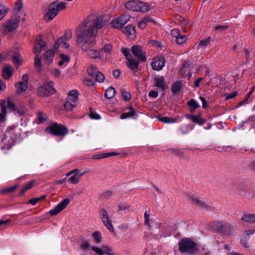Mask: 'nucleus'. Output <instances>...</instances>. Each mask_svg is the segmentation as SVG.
Returning <instances> with one entry per match:
<instances>
[{"mask_svg":"<svg viewBox=\"0 0 255 255\" xmlns=\"http://www.w3.org/2000/svg\"><path fill=\"white\" fill-rule=\"evenodd\" d=\"M190 119L193 122L197 123L199 125H202L205 123L203 119L195 115L191 116Z\"/></svg>","mask_w":255,"mask_h":255,"instance_id":"obj_38","label":"nucleus"},{"mask_svg":"<svg viewBox=\"0 0 255 255\" xmlns=\"http://www.w3.org/2000/svg\"><path fill=\"white\" fill-rule=\"evenodd\" d=\"M55 89L53 88V83L49 82L44 83L40 86L37 90L38 94L41 97H48L54 94Z\"/></svg>","mask_w":255,"mask_h":255,"instance_id":"obj_8","label":"nucleus"},{"mask_svg":"<svg viewBox=\"0 0 255 255\" xmlns=\"http://www.w3.org/2000/svg\"><path fill=\"white\" fill-rule=\"evenodd\" d=\"M122 51L123 54L126 56L127 60L131 58L129 56V50L126 48H123Z\"/></svg>","mask_w":255,"mask_h":255,"instance_id":"obj_54","label":"nucleus"},{"mask_svg":"<svg viewBox=\"0 0 255 255\" xmlns=\"http://www.w3.org/2000/svg\"><path fill=\"white\" fill-rule=\"evenodd\" d=\"M128 205L127 203L120 204L119 205V209L120 210H125L128 208Z\"/></svg>","mask_w":255,"mask_h":255,"instance_id":"obj_60","label":"nucleus"},{"mask_svg":"<svg viewBox=\"0 0 255 255\" xmlns=\"http://www.w3.org/2000/svg\"><path fill=\"white\" fill-rule=\"evenodd\" d=\"M116 90L113 87L108 88L105 93V97L108 99H112L115 95Z\"/></svg>","mask_w":255,"mask_h":255,"instance_id":"obj_36","label":"nucleus"},{"mask_svg":"<svg viewBox=\"0 0 255 255\" xmlns=\"http://www.w3.org/2000/svg\"><path fill=\"white\" fill-rule=\"evenodd\" d=\"M1 112L0 113V122H4L5 120V117L9 110L14 109V104L13 101L8 98L6 100H3L0 104Z\"/></svg>","mask_w":255,"mask_h":255,"instance_id":"obj_6","label":"nucleus"},{"mask_svg":"<svg viewBox=\"0 0 255 255\" xmlns=\"http://www.w3.org/2000/svg\"><path fill=\"white\" fill-rule=\"evenodd\" d=\"M22 2L20 1H18L16 3H15V8L17 10H19L20 9H21V8H22Z\"/></svg>","mask_w":255,"mask_h":255,"instance_id":"obj_63","label":"nucleus"},{"mask_svg":"<svg viewBox=\"0 0 255 255\" xmlns=\"http://www.w3.org/2000/svg\"><path fill=\"white\" fill-rule=\"evenodd\" d=\"M158 119L159 121L164 123H174L176 122L175 119H169L166 117H158Z\"/></svg>","mask_w":255,"mask_h":255,"instance_id":"obj_41","label":"nucleus"},{"mask_svg":"<svg viewBox=\"0 0 255 255\" xmlns=\"http://www.w3.org/2000/svg\"><path fill=\"white\" fill-rule=\"evenodd\" d=\"M21 128L18 124L11 125L9 126L6 130L5 135L9 136L10 140L8 141V144L4 147H2V149H9L14 144V142L19 138L21 135Z\"/></svg>","mask_w":255,"mask_h":255,"instance_id":"obj_3","label":"nucleus"},{"mask_svg":"<svg viewBox=\"0 0 255 255\" xmlns=\"http://www.w3.org/2000/svg\"><path fill=\"white\" fill-rule=\"evenodd\" d=\"M47 119V116L41 112L37 113V119L39 123L44 122Z\"/></svg>","mask_w":255,"mask_h":255,"instance_id":"obj_45","label":"nucleus"},{"mask_svg":"<svg viewBox=\"0 0 255 255\" xmlns=\"http://www.w3.org/2000/svg\"><path fill=\"white\" fill-rule=\"evenodd\" d=\"M8 11V8L4 5L0 6V20H1Z\"/></svg>","mask_w":255,"mask_h":255,"instance_id":"obj_42","label":"nucleus"},{"mask_svg":"<svg viewBox=\"0 0 255 255\" xmlns=\"http://www.w3.org/2000/svg\"><path fill=\"white\" fill-rule=\"evenodd\" d=\"M107 21L105 16L92 14L87 16L75 31L78 46L90 59L96 61L103 59L100 51L92 48L96 44L98 30L105 26Z\"/></svg>","mask_w":255,"mask_h":255,"instance_id":"obj_1","label":"nucleus"},{"mask_svg":"<svg viewBox=\"0 0 255 255\" xmlns=\"http://www.w3.org/2000/svg\"><path fill=\"white\" fill-rule=\"evenodd\" d=\"M144 224L146 226L150 227V220H149V214H148L147 212H145L144 213Z\"/></svg>","mask_w":255,"mask_h":255,"instance_id":"obj_50","label":"nucleus"},{"mask_svg":"<svg viewBox=\"0 0 255 255\" xmlns=\"http://www.w3.org/2000/svg\"><path fill=\"white\" fill-rule=\"evenodd\" d=\"M54 50L49 49L44 53L43 56V60L45 64L49 65L52 63L54 57Z\"/></svg>","mask_w":255,"mask_h":255,"instance_id":"obj_19","label":"nucleus"},{"mask_svg":"<svg viewBox=\"0 0 255 255\" xmlns=\"http://www.w3.org/2000/svg\"><path fill=\"white\" fill-rule=\"evenodd\" d=\"M165 65V60L163 57H156L153 59L151 63L153 69L156 71L161 70Z\"/></svg>","mask_w":255,"mask_h":255,"instance_id":"obj_16","label":"nucleus"},{"mask_svg":"<svg viewBox=\"0 0 255 255\" xmlns=\"http://www.w3.org/2000/svg\"><path fill=\"white\" fill-rule=\"evenodd\" d=\"M128 67L132 71L135 72L138 67V61L135 60V59L131 58L128 60Z\"/></svg>","mask_w":255,"mask_h":255,"instance_id":"obj_32","label":"nucleus"},{"mask_svg":"<svg viewBox=\"0 0 255 255\" xmlns=\"http://www.w3.org/2000/svg\"><path fill=\"white\" fill-rule=\"evenodd\" d=\"M86 172V171L82 172L77 169V171H76L72 176L68 178V182L73 184H77L79 182L81 177L84 175Z\"/></svg>","mask_w":255,"mask_h":255,"instance_id":"obj_18","label":"nucleus"},{"mask_svg":"<svg viewBox=\"0 0 255 255\" xmlns=\"http://www.w3.org/2000/svg\"><path fill=\"white\" fill-rule=\"evenodd\" d=\"M34 65L35 66L41 70L42 68L41 60L38 55L36 56L34 59Z\"/></svg>","mask_w":255,"mask_h":255,"instance_id":"obj_44","label":"nucleus"},{"mask_svg":"<svg viewBox=\"0 0 255 255\" xmlns=\"http://www.w3.org/2000/svg\"><path fill=\"white\" fill-rule=\"evenodd\" d=\"M20 20L19 15L16 13L4 21L1 25V32L4 35H9L14 32L17 28Z\"/></svg>","mask_w":255,"mask_h":255,"instance_id":"obj_2","label":"nucleus"},{"mask_svg":"<svg viewBox=\"0 0 255 255\" xmlns=\"http://www.w3.org/2000/svg\"><path fill=\"white\" fill-rule=\"evenodd\" d=\"M72 33L70 30L65 31L63 36L57 39L55 41L54 48L56 50L60 46L70 51H72V48L70 44L68 42L72 38Z\"/></svg>","mask_w":255,"mask_h":255,"instance_id":"obj_5","label":"nucleus"},{"mask_svg":"<svg viewBox=\"0 0 255 255\" xmlns=\"http://www.w3.org/2000/svg\"><path fill=\"white\" fill-rule=\"evenodd\" d=\"M100 215L101 219L102 220L104 225L110 232H113L114 229L112 223V221L109 218L107 211L106 210L102 209L100 211Z\"/></svg>","mask_w":255,"mask_h":255,"instance_id":"obj_11","label":"nucleus"},{"mask_svg":"<svg viewBox=\"0 0 255 255\" xmlns=\"http://www.w3.org/2000/svg\"><path fill=\"white\" fill-rule=\"evenodd\" d=\"M210 43V37H208L205 39L201 40L197 47V48H204L207 47Z\"/></svg>","mask_w":255,"mask_h":255,"instance_id":"obj_40","label":"nucleus"},{"mask_svg":"<svg viewBox=\"0 0 255 255\" xmlns=\"http://www.w3.org/2000/svg\"><path fill=\"white\" fill-rule=\"evenodd\" d=\"M95 77H96V81L99 82H102L105 79V76L103 74L99 71L96 73Z\"/></svg>","mask_w":255,"mask_h":255,"instance_id":"obj_47","label":"nucleus"},{"mask_svg":"<svg viewBox=\"0 0 255 255\" xmlns=\"http://www.w3.org/2000/svg\"><path fill=\"white\" fill-rule=\"evenodd\" d=\"M228 26L226 25H217L214 27V30L217 32H222L227 29Z\"/></svg>","mask_w":255,"mask_h":255,"instance_id":"obj_46","label":"nucleus"},{"mask_svg":"<svg viewBox=\"0 0 255 255\" xmlns=\"http://www.w3.org/2000/svg\"><path fill=\"white\" fill-rule=\"evenodd\" d=\"M123 32L130 39H133L136 36V32L134 26L128 25L123 29Z\"/></svg>","mask_w":255,"mask_h":255,"instance_id":"obj_17","label":"nucleus"},{"mask_svg":"<svg viewBox=\"0 0 255 255\" xmlns=\"http://www.w3.org/2000/svg\"><path fill=\"white\" fill-rule=\"evenodd\" d=\"M149 96L153 98H156L158 96V93L154 91H151L149 93Z\"/></svg>","mask_w":255,"mask_h":255,"instance_id":"obj_64","label":"nucleus"},{"mask_svg":"<svg viewBox=\"0 0 255 255\" xmlns=\"http://www.w3.org/2000/svg\"><path fill=\"white\" fill-rule=\"evenodd\" d=\"M179 249L181 252L192 253L195 250V244L189 239H183L179 243Z\"/></svg>","mask_w":255,"mask_h":255,"instance_id":"obj_9","label":"nucleus"},{"mask_svg":"<svg viewBox=\"0 0 255 255\" xmlns=\"http://www.w3.org/2000/svg\"><path fill=\"white\" fill-rule=\"evenodd\" d=\"M155 85L160 91H163L166 88V84L163 77H157L155 79Z\"/></svg>","mask_w":255,"mask_h":255,"instance_id":"obj_27","label":"nucleus"},{"mask_svg":"<svg viewBox=\"0 0 255 255\" xmlns=\"http://www.w3.org/2000/svg\"><path fill=\"white\" fill-rule=\"evenodd\" d=\"M130 17L129 15L125 14L114 18L111 21V24L112 27L120 29L129 21Z\"/></svg>","mask_w":255,"mask_h":255,"instance_id":"obj_10","label":"nucleus"},{"mask_svg":"<svg viewBox=\"0 0 255 255\" xmlns=\"http://www.w3.org/2000/svg\"><path fill=\"white\" fill-rule=\"evenodd\" d=\"M69 200L68 199H65L62 202L59 203L54 209L49 211V214L52 216H54L58 214L61 211L63 210L69 204Z\"/></svg>","mask_w":255,"mask_h":255,"instance_id":"obj_14","label":"nucleus"},{"mask_svg":"<svg viewBox=\"0 0 255 255\" xmlns=\"http://www.w3.org/2000/svg\"><path fill=\"white\" fill-rule=\"evenodd\" d=\"M33 183L34 181H31L29 182L22 189L21 193L23 194L25 192V191L29 189H30L33 186Z\"/></svg>","mask_w":255,"mask_h":255,"instance_id":"obj_52","label":"nucleus"},{"mask_svg":"<svg viewBox=\"0 0 255 255\" xmlns=\"http://www.w3.org/2000/svg\"><path fill=\"white\" fill-rule=\"evenodd\" d=\"M66 3L64 2H61L59 3H55V6L57 11H59L66 7Z\"/></svg>","mask_w":255,"mask_h":255,"instance_id":"obj_48","label":"nucleus"},{"mask_svg":"<svg viewBox=\"0 0 255 255\" xmlns=\"http://www.w3.org/2000/svg\"><path fill=\"white\" fill-rule=\"evenodd\" d=\"M112 49L113 45L111 43L108 42L107 40L102 41V47L100 51L103 59L112 53Z\"/></svg>","mask_w":255,"mask_h":255,"instance_id":"obj_12","label":"nucleus"},{"mask_svg":"<svg viewBox=\"0 0 255 255\" xmlns=\"http://www.w3.org/2000/svg\"><path fill=\"white\" fill-rule=\"evenodd\" d=\"M237 95V93L236 92H234L233 93H231L227 94L226 99L227 100L231 99L235 97Z\"/></svg>","mask_w":255,"mask_h":255,"instance_id":"obj_62","label":"nucleus"},{"mask_svg":"<svg viewBox=\"0 0 255 255\" xmlns=\"http://www.w3.org/2000/svg\"><path fill=\"white\" fill-rule=\"evenodd\" d=\"M118 154V153L114 152L109 153H101L97 155H93L92 158L94 159H99L101 158H106L111 156H115Z\"/></svg>","mask_w":255,"mask_h":255,"instance_id":"obj_30","label":"nucleus"},{"mask_svg":"<svg viewBox=\"0 0 255 255\" xmlns=\"http://www.w3.org/2000/svg\"><path fill=\"white\" fill-rule=\"evenodd\" d=\"M241 219L244 222L250 223H255V215L246 214L242 217Z\"/></svg>","mask_w":255,"mask_h":255,"instance_id":"obj_31","label":"nucleus"},{"mask_svg":"<svg viewBox=\"0 0 255 255\" xmlns=\"http://www.w3.org/2000/svg\"><path fill=\"white\" fill-rule=\"evenodd\" d=\"M47 133L56 135H64L68 133L67 128L60 125L54 124L45 129Z\"/></svg>","mask_w":255,"mask_h":255,"instance_id":"obj_7","label":"nucleus"},{"mask_svg":"<svg viewBox=\"0 0 255 255\" xmlns=\"http://www.w3.org/2000/svg\"><path fill=\"white\" fill-rule=\"evenodd\" d=\"M90 117L91 119L95 120H99L101 118L99 114L92 112L90 114Z\"/></svg>","mask_w":255,"mask_h":255,"instance_id":"obj_59","label":"nucleus"},{"mask_svg":"<svg viewBox=\"0 0 255 255\" xmlns=\"http://www.w3.org/2000/svg\"><path fill=\"white\" fill-rule=\"evenodd\" d=\"M45 43L42 40L41 36L36 38V44L34 46L33 52L35 54H39L45 47Z\"/></svg>","mask_w":255,"mask_h":255,"instance_id":"obj_20","label":"nucleus"},{"mask_svg":"<svg viewBox=\"0 0 255 255\" xmlns=\"http://www.w3.org/2000/svg\"><path fill=\"white\" fill-rule=\"evenodd\" d=\"M191 199L194 202V203L197 206H199L202 208H206L207 207V206L206 203L200 199L196 197H192Z\"/></svg>","mask_w":255,"mask_h":255,"instance_id":"obj_35","label":"nucleus"},{"mask_svg":"<svg viewBox=\"0 0 255 255\" xmlns=\"http://www.w3.org/2000/svg\"><path fill=\"white\" fill-rule=\"evenodd\" d=\"M255 234V227L250 229L248 231H245L242 234L241 239V242L242 244L245 247H247V244L246 240L247 238L249 237V236L251 235Z\"/></svg>","mask_w":255,"mask_h":255,"instance_id":"obj_23","label":"nucleus"},{"mask_svg":"<svg viewBox=\"0 0 255 255\" xmlns=\"http://www.w3.org/2000/svg\"><path fill=\"white\" fill-rule=\"evenodd\" d=\"M188 105L191 108H193L194 110L199 107V105L194 100H191L188 102Z\"/></svg>","mask_w":255,"mask_h":255,"instance_id":"obj_53","label":"nucleus"},{"mask_svg":"<svg viewBox=\"0 0 255 255\" xmlns=\"http://www.w3.org/2000/svg\"><path fill=\"white\" fill-rule=\"evenodd\" d=\"M91 249L92 250V251H93L94 252H95L96 253L99 255H104L102 247L101 248H99L94 246L91 248Z\"/></svg>","mask_w":255,"mask_h":255,"instance_id":"obj_51","label":"nucleus"},{"mask_svg":"<svg viewBox=\"0 0 255 255\" xmlns=\"http://www.w3.org/2000/svg\"><path fill=\"white\" fill-rule=\"evenodd\" d=\"M41 199V198H36L34 199H31L29 200L28 203L31 204L32 205H35L38 202H39Z\"/></svg>","mask_w":255,"mask_h":255,"instance_id":"obj_61","label":"nucleus"},{"mask_svg":"<svg viewBox=\"0 0 255 255\" xmlns=\"http://www.w3.org/2000/svg\"><path fill=\"white\" fill-rule=\"evenodd\" d=\"M122 96L124 100L126 101H128L131 97L130 93L126 91L123 92L122 93Z\"/></svg>","mask_w":255,"mask_h":255,"instance_id":"obj_57","label":"nucleus"},{"mask_svg":"<svg viewBox=\"0 0 255 255\" xmlns=\"http://www.w3.org/2000/svg\"><path fill=\"white\" fill-rule=\"evenodd\" d=\"M17 188V185H15L11 187H7L3 190V192H11Z\"/></svg>","mask_w":255,"mask_h":255,"instance_id":"obj_56","label":"nucleus"},{"mask_svg":"<svg viewBox=\"0 0 255 255\" xmlns=\"http://www.w3.org/2000/svg\"><path fill=\"white\" fill-rule=\"evenodd\" d=\"M132 52L139 60L141 61L146 60L145 52L141 47L138 46H133L132 47Z\"/></svg>","mask_w":255,"mask_h":255,"instance_id":"obj_15","label":"nucleus"},{"mask_svg":"<svg viewBox=\"0 0 255 255\" xmlns=\"http://www.w3.org/2000/svg\"><path fill=\"white\" fill-rule=\"evenodd\" d=\"M78 93L76 90H72L69 93L68 98L73 99L75 98L77 101H78Z\"/></svg>","mask_w":255,"mask_h":255,"instance_id":"obj_49","label":"nucleus"},{"mask_svg":"<svg viewBox=\"0 0 255 255\" xmlns=\"http://www.w3.org/2000/svg\"><path fill=\"white\" fill-rule=\"evenodd\" d=\"M13 69L9 65H5L2 70V76L5 79H9L13 73Z\"/></svg>","mask_w":255,"mask_h":255,"instance_id":"obj_22","label":"nucleus"},{"mask_svg":"<svg viewBox=\"0 0 255 255\" xmlns=\"http://www.w3.org/2000/svg\"><path fill=\"white\" fill-rule=\"evenodd\" d=\"M9 111V112L14 111L16 112V114H17L19 116L21 117L24 116L25 114L26 110L24 106L21 105L16 108L14 107V110Z\"/></svg>","mask_w":255,"mask_h":255,"instance_id":"obj_33","label":"nucleus"},{"mask_svg":"<svg viewBox=\"0 0 255 255\" xmlns=\"http://www.w3.org/2000/svg\"><path fill=\"white\" fill-rule=\"evenodd\" d=\"M125 7L132 11L146 12L150 10L149 5L139 0H132L127 1L125 4Z\"/></svg>","mask_w":255,"mask_h":255,"instance_id":"obj_4","label":"nucleus"},{"mask_svg":"<svg viewBox=\"0 0 255 255\" xmlns=\"http://www.w3.org/2000/svg\"><path fill=\"white\" fill-rule=\"evenodd\" d=\"M171 34L173 37L176 38L180 34V33L178 29H174L171 30Z\"/></svg>","mask_w":255,"mask_h":255,"instance_id":"obj_58","label":"nucleus"},{"mask_svg":"<svg viewBox=\"0 0 255 255\" xmlns=\"http://www.w3.org/2000/svg\"><path fill=\"white\" fill-rule=\"evenodd\" d=\"M78 101H76L75 98L74 99H69L67 98L66 103L64 104V108L67 111L72 110L77 105Z\"/></svg>","mask_w":255,"mask_h":255,"instance_id":"obj_24","label":"nucleus"},{"mask_svg":"<svg viewBox=\"0 0 255 255\" xmlns=\"http://www.w3.org/2000/svg\"><path fill=\"white\" fill-rule=\"evenodd\" d=\"M187 40V37L185 35L180 34L176 38V41L178 44H182Z\"/></svg>","mask_w":255,"mask_h":255,"instance_id":"obj_43","label":"nucleus"},{"mask_svg":"<svg viewBox=\"0 0 255 255\" xmlns=\"http://www.w3.org/2000/svg\"><path fill=\"white\" fill-rule=\"evenodd\" d=\"M182 88V83L180 82H175L172 87V92L174 94L178 93Z\"/></svg>","mask_w":255,"mask_h":255,"instance_id":"obj_37","label":"nucleus"},{"mask_svg":"<svg viewBox=\"0 0 255 255\" xmlns=\"http://www.w3.org/2000/svg\"><path fill=\"white\" fill-rule=\"evenodd\" d=\"M60 60L58 62V65L60 66H66L70 61V58L68 55L64 53H61L59 55Z\"/></svg>","mask_w":255,"mask_h":255,"instance_id":"obj_25","label":"nucleus"},{"mask_svg":"<svg viewBox=\"0 0 255 255\" xmlns=\"http://www.w3.org/2000/svg\"><path fill=\"white\" fill-rule=\"evenodd\" d=\"M92 236L96 243L99 244L102 240V236L100 232L96 231L93 233Z\"/></svg>","mask_w":255,"mask_h":255,"instance_id":"obj_34","label":"nucleus"},{"mask_svg":"<svg viewBox=\"0 0 255 255\" xmlns=\"http://www.w3.org/2000/svg\"><path fill=\"white\" fill-rule=\"evenodd\" d=\"M150 22L155 23L153 19L149 17H146L140 20H139L138 22V26L140 29H144L146 25Z\"/></svg>","mask_w":255,"mask_h":255,"instance_id":"obj_26","label":"nucleus"},{"mask_svg":"<svg viewBox=\"0 0 255 255\" xmlns=\"http://www.w3.org/2000/svg\"><path fill=\"white\" fill-rule=\"evenodd\" d=\"M28 77L26 74L23 75L21 81L18 82L15 84L16 92L18 94L25 91L27 89V82Z\"/></svg>","mask_w":255,"mask_h":255,"instance_id":"obj_13","label":"nucleus"},{"mask_svg":"<svg viewBox=\"0 0 255 255\" xmlns=\"http://www.w3.org/2000/svg\"><path fill=\"white\" fill-rule=\"evenodd\" d=\"M98 72L97 68L94 66H90L87 69V72L89 76L94 77L96 73Z\"/></svg>","mask_w":255,"mask_h":255,"instance_id":"obj_39","label":"nucleus"},{"mask_svg":"<svg viewBox=\"0 0 255 255\" xmlns=\"http://www.w3.org/2000/svg\"><path fill=\"white\" fill-rule=\"evenodd\" d=\"M90 244L89 241H83L81 245V247L84 250H88L90 247Z\"/></svg>","mask_w":255,"mask_h":255,"instance_id":"obj_55","label":"nucleus"},{"mask_svg":"<svg viewBox=\"0 0 255 255\" xmlns=\"http://www.w3.org/2000/svg\"><path fill=\"white\" fill-rule=\"evenodd\" d=\"M58 11L56 9L55 6V2L51 4L48 8V10L46 13V17L48 18L49 20H51L54 17L58 14Z\"/></svg>","mask_w":255,"mask_h":255,"instance_id":"obj_21","label":"nucleus"},{"mask_svg":"<svg viewBox=\"0 0 255 255\" xmlns=\"http://www.w3.org/2000/svg\"><path fill=\"white\" fill-rule=\"evenodd\" d=\"M11 57L13 63L15 66L18 67L22 64V58L19 53L11 54Z\"/></svg>","mask_w":255,"mask_h":255,"instance_id":"obj_29","label":"nucleus"},{"mask_svg":"<svg viewBox=\"0 0 255 255\" xmlns=\"http://www.w3.org/2000/svg\"><path fill=\"white\" fill-rule=\"evenodd\" d=\"M137 114L136 111L132 108H130V111L127 113H124L121 116V119H125L128 118H131L133 119H135L137 118Z\"/></svg>","mask_w":255,"mask_h":255,"instance_id":"obj_28","label":"nucleus"}]
</instances>
